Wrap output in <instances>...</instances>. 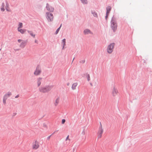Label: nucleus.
<instances>
[{"label":"nucleus","instance_id":"1","mask_svg":"<svg viewBox=\"0 0 152 152\" xmlns=\"http://www.w3.org/2000/svg\"><path fill=\"white\" fill-rule=\"evenodd\" d=\"M53 86H41L39 88V90L40 92L46 93L49 92L51 90Z\"/></svg>","mask_w":152,"mask_h":152},{"label":"nucleus","instance_id":"2","mask_svg":"<svg viewBox=\"0 0 152 152\" xmlns=\"http://www.w3.org/2000/svg\"><path fill=\"white\" fill-rule=\"evenodd\" d=\"M111 27L114 32L117 29V24L115 19L113 18H112L111 20Z\"/></svg>","mask_w":152,"mask_h":152},{"label":"nucleus","instance_id":"3","mask_svg":"<svg viewBox=\"0 0 152 152\" xmlns=\"http://www.w3.org/2000/svg\"><path fill=\"white\" fill-rule=\"evenodd\" d=\"M6 6H5V3H3L1 6V11L4 12L5 11V8L7 11L8 12L11 11V10L9 7V5L8 3L6 2Z\"/></svg>","mask_w":152,"mask_h":152},{"label":"nucleus","instance_id":"4","mask_svg":"<svg viewBox=\"0 0 152 152\" xmlns=\"http://www.w3.org/2000/svg\"><path fill=\"white\" fill-rule=\"evenodd\" d=\"M115 44L112 43L109 45L107 48V51L109 54L111 53L113 51Z\"/></svg>","mask_w":152,"mask_h":152},{"label":"nucleus","instance_id":"5","mask_svg":"<svg viewBox=\"0 0 152 152\" xmlns=\"http://www.w3.org/2000/svg\"><path fill=\"white\" fill-rule=\"evenodd\" d=\"M39 142L37 140H35L32 145V148L33 150H37L39 147Z\"/></svg>","mask_w":152,"mask_h":152},{"label":"nucleus","instance_id":"6","mask_svg":"<svg viewBox=\"0 0 152 152\" xmlns=\"http://www.w3.org/2000/svg\"><path fill=\"white\" fill-rule=\"evenodd\" d=\"M46 18L49 21H52L53 20V16L52 13L47 12L46 13Z\"/></svg>","mask_w":152,"mask_h":152},{"label":"nucleus","instance_id":"7","mask_svg":"<svg viewBox=\"0 0 152 152\" xmlns=\"http://www.w3.org/2000/svg\"><path fill=\"white\" fill-rule=\"evenodd\" d=\"M18 43H20V46L22 48H23L26 45V41L23 40L18 39Z\"/></svg>","mask_w":152,"mask_h":152},{"label":"nucleus","instance_id":"8","mask_svg":"<svg viewBox=\"0 0 152 152\" xmlns=\"http://www.w3.org/2000/svg\"><path fill=\"white\" fill-rule=\"evenodd\" d=\"M112 94L113 96L115 97L118 93V90L115 86H113L112 90Z\"/></svg>","mask_w":152,"mask_h":152},{"label":"nucleus","instance_id":"9","mask_svg":"<svg viewBox=\"0 0 152 152\" xmlns=\"http://www.w3.org/2000/svg\"><path fill=\"white\" fill-rule=\"evenodd\" d=\"M41 72V68L39 66H38L37 67L36 70L34 72V74L35 75H40Z\"/></svg>","mask_w":152,"mask_h":152},{"label":"nucleus","instance_id":"10","mask_svg":"<svg viewBox=\"0 0 152 152\" xmlns=\"http://www.w3.org/2000/svg\"><path fill=\"white\" fill-rule=\"evenodd\" d=\"M103 129L102 128L101 125L100 127L99 128V130L98 132V138H101L102 137V134L103 132Z\"/></svg>","mask_w":152,"mask_h":152},{"label":"nucleus","instance_id":"11","mask_svg":"<svg viewBox=\"0 0 152 152\" xmlns=\"http://www.w3.org/2000/svg\"><path fill=\"white\" fill-rule=\"evenodd\" d=\"M111 7L110 6H108L107 7V8H106V10H107L106 15L105 16L106 19L108 17L110 11L111 10Z\"/></svg>","mask_w":152,"mask_h":152},{"label":"nucleus","instance_id":"12","mask_svg":"<svg viewBox=\"0 0 152 152\" xmlns=\"http://www.w3.org/2000/svg\"><path fill=\"white\" fill-rule=\"evenodd\" d=\"M46 8L47 10L50 11L51 12H53L54 9V8L51 6H50L48 4H47Z\"/></svg>","mask_w":152,"mask_h":152},{"label":"nucleus","instance_id":"13","mask_svg":"<svg viewBox=\"0 0 152 152\" xmlns=\"http://www.w3.org/2000/svg\"><path fill=\"white\" fill-rule=\"evenodd\" d=\"M84 33L85 34H92V33L88 29H86L84 31Z\"/></svg>","mask_w":152,"mask_h":152},{"label":"nucleus","instance_id":"14","mask_svg":"<svg viewBox=\"0 0 152 152\" xmlns=\"http://www.w3.org/2000/svg\"><path fill=\"white\" fill-rule=\"evenodd\" d=\"M59 101V98L58 97L55 100L54 102V104L55 106H57L58 104Z\"/></svg>","mask_w":152,"mask_h":152},{"label":"nucleus","instance_id":"15","mask_svg":"<svg viewBox=\"0 0 152 152\" xmlns=\"http://www.w3.org/2000/svg\"><path fill=\"white\" fill-rule=\"evenodd\" d=\"M18 31L20 32L22 34H24L26 31V30L25 29H22L21 28L18 29Z\"/></svg>","mask_w":152,"mask_h":152},{"label":"nucleus","instance_id":"16","mask_svg":"<svg viewBox=\"0 0 152 152\" xmlns=\"http://www.w3.org/2000/svg\"><path fill=\"white\" fill-rule=\"evenodd\" d=\"M12 94L10 92H8L4 96V97L7 99Z\"/></svg>","mask_w":152,"mask_h":152},{"label":"nucleus","instance_id":"17","mask_svg":"<svg viewBox=\"0 0 152 152\" xmlns=\"http://www.w3.org/2000/svg\"><path fill=\"white\" fill-rule=\"evenodd\" d=\"M77 85V83H73L72 86V90H74L76 89V87Z\"/></svg>","mask_w":152,"mask_h":152},{"label":"nucleus","instance_id":"18","mask_svg":"<svg viewBox=\"0 0 152 152\" xmlns=\"http://www.w3.org/2000/svg\"><path fill=\"white\" fill-rule=\"evenodd\" d=\"M28 33L30 34V35H31L33 38H35V34H34L33 32L32 31H28Z\"/></svg>","mask_w":152,"mask_h":152},{"label":"nucleus","instance_id":"19","mask_svg":"<svg viewBox=\"0 0 152 152\" xmlns=\"http://www.w3.org/2000/svg\"><path fill=\"white\" fill-rule=\"evenodd\" d=\"M23 24L22 23L19 22L18 24V29L21 28L23 27Z\"/></svg>","mask_w":152,"mask_h":152},{"label":"nucleus","instance_id":"20","mask_svg":"<svg viewBox=\"0 0 152 152\" xmlns=\"http://www.w3.org/2000/svg\"><path fill=\"white\" fill-rule=\"evenodd\" d=\"M42 80V78L39 77L38 80L37 82V85L38 86H39L41 84V81Z\"/></svg>","mask_w":152,"mask_h":152},{"label":"nucleus","instance_id":"21","mask_svg":"<svg viewBox=\"0 0 152 152\" xmlns=\"http://www.w3.org/2000/svg\"><path fill=\"white\" fill-rule=\"evenodd\" d=\"M62 43L63 44V49H64V46L66 45V39H64L62 41Z\"/></svg>","mask_w":152,"mask_h":152},{"label":"nucleus","instance_id":"22","mask_svg":"<svg viewBox=\"0 0 152 152\" xmlns=\"http://www.w3.org/2000/svg\"><path fill=\"white\" fill-rule=\"evenodd\" d=\"M7 99H6V98H5L4 97L3 100V103L4 104H6V100Z\"/></svg>","mask_w":152,"mask_h":152},{"label":"nucleus","instance_id":"23","mask_svg":"<svg viewBox=\"0 0 152 152\" xmlns=\"http://www.w3.org/2000/svg\"><path fill=\"white\" fill-rule=\"evenodd\" d=\"M81 2L84 4H87V0H81Z\"/></svg>","mask_w":152,"mask_h":152},{"label":"nucleus","instance_id":"24","mask_svg":"<svg viewBox=\"0 0 152 152\" xmlns=\"http://www.w3.org/2000/svg\"><path fill=\"white\" fill-rule=\"evenodd\" d=\"M61 26V25L57 29L56 31V34H57L58 33Z\"/></svg>","mask_w":152,"mask_h":152},{"label":"nucleus","instance_id":"25","mask_svg":"<svg viewBox=\"0 0 152 152\" xmlns=\"http://www.w3.org/2000/svg\"><path fill=\"white\" fill-rule=\"evenodd\" d=\"M69 135H68L66 139V141H67L68 140H69V141L70 140V139H69Z\"/></svg>","mask_w":152,"mask_h":152},{"label":"nucleus","instance_id":"26","mask_svg":"<svg viewBox=\"0 0 152 152\" xmlns=\"http://www.w3.org/2000/svg\"><path fill=\"white\" fill-rule=\"evenodd\" d=\"M65 122V119H63L62 120V124H64V123Z\"/></svg>","mask_w":152,"mask_h":152},{"label":"nucleus","instance_id":"27","mask_svg":"<svg viewBox=\"0 0 152 152\" xmlns=\"http://www.w3.org/2000/svg\"><path fill=\"white\" fill-rule=\"evenodd\" d=\"M87 80L88 81H89L90 80V77H87Z\"/></svg>","mask_w":152,"mask_h":152},{"label":"nucleus","instance_id":"28","mask_svg":"<svg viewBox=\"0 0 152 152\" xmlns=\"http://www.w3.org/2000/svg\"><path fill=\"white\" fill-rule=\"evenodd\" d=\"M50 136H48V137H47V139H48V140H49L50 139Z\"/></svg>","mask_w":152,"mask_h":152},{"label":"nucleus","instance_id":"29","mask_svg":"<svg viewBox=\"0 0 152 152\" xmlns=\"http://www.w3.org/2000/svg\"><path fill=\"white\" fill-rule=\"evenodd\" d=\"M19 95H17V96H15V98H17L18 97H19Z\"/></svg>","mask_w":152,"mask_h":152},{"label":"nucleus","instance_id":"30","mask_svg":"<svg viewBox=\"0 0 152 152\" xmlns=\"http://www.w3.org/2000/svg\"><path fill=\"white\" fill-rule=\"evenodd\" d=\"M37 40H35V43H37Z\"/></svg>","mask_w":152,"mask_h":152},{"label":"nucleus","instance_id":"31","mask_svg":"<svg viewBox=\"0 0 152 152\" xmlns=\"http://www.w3.org/2000/svg\"><path fill=\"white\" fill-rule=\"evenodd\" d=\"M96 16H97V14H96Z\"/></svg>","mask_w":152,"mask_h":152}]
</instances>
